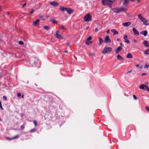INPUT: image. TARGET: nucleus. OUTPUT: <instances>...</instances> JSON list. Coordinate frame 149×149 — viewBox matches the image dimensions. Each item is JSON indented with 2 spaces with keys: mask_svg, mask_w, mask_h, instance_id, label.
<instances>
[{
  "mask_svg": "<svg viewBox=\"0 0 149 149\" xmlns=\"http://www.w3.org/2000/svg\"><path fill=\"white\" fill-rule=\"evenodd\" d=\"M132 31L134 34L136 36L139 35V33L138 31L135 28H133L132 29Z\"/></svg>",
  "mask_w": 149,
  "mask_h": 149,
  "instance_id": "6e6552de",
  "label": "nucleus"
},
{
  "mask_svg": "<svg viewBox=\"0 0 149 149\" xmlns=\"http://www.w3.org/2000/svg\"><path fill=\"white\" fill-rule=\"evenodd\" d=\"M142 67H143V66L142 65H141L139 67V68L140 69H141L142 68Z\"/></svg>",
  "mask_w": 149,
  "mask_h": 149,
  "instance_id": "5fc2aeb1",
  "label": "nucleus"
},
{
  "mask_svg": "<svg viewBox=\"0 0 149 149\" xmlns=\"http://www.w3.org/2000/svg\"><path fill=\"white\" fill-rule=\"evenodd\" d=\"M66 11L69 14H71L74 12V11L70 8H67Z\"/></svg>",
  "mask_w": 149,
  "mask_h": 149,
  "instance_id": "9d476101",
  "label": "nucleus"
},
{
  "mask_svg": "<svg viewBox=\"0 0 149 149\" xmlns=\"http://www.w3.org/2000/svg\"><path fill=\"white\" fill-rule=\"evenodd\" d=\"M112 10L114 13H118L123 11H126L127 9L124 7H116L113 8Z\"/></svg>",
  "mask_w": 149,
  "mask_h": 149,
  "instance_id": "f03ea898",
  "label": "nucleus"
},
{
  "mask_svg": "<svg viewBox=\"0 0 149 149\" xmlns=\"http://www.w3.org/2000/svg\"><path fill=\"white\" fill-rule=\"evenodd\" d=\"M126 57L127 58H132L133 56L131 54L129 53L127 55Z\"/></svg>",
  "mask_w": 149,
  "mask_h": 149,
  "instance_id": "412c9836",
  "label": "nucleus"
},
{
  "mask_svg": "<svg viewBox=\"0 0 149 149\" xmlns=\"http://www.w3.org/2000/svg\"><path fill=\"white\" fill-rule=\"evenodd\" d=\"M143 44L146 47H148L149 46V43L146 40H144L143 41Z\"/></svg>",
  "mask_w": 149,
  "mask_h": 149,
  "instance_id": "dca6fc26",
  "label": "nucleus"
},
{
  "mask_svg": "<svg viewBox=\"0 0 149 149\" xmlns=\"http://www.w3.org/2000/svg\"><path fill=\"white\" fill-rule=\"evenodd\" d=\"M33 123L34 124L35 126L36 127L37 126V123L36 121L35 120H34L33 121Z\"/></svg>",
  "mask_w": 149,
  "mask_h": 149,
  "instance_id": "c85d7f7f",
  "label": "nucleus"
},
{
  "mask_svg": "<svg viewBox=\"0 0 149 149\" xmlns=\"http://www.w3.org/2000/svg\"><path fill=\"white\" fill-rule=\"evenodd\" d=\"M60 33V31H56V33L55 34H59Z\"/></svg>",
  "mask_w": 149,
  "mask_h": 149,
  "instance_id": "c03bdc74",
  "label": "nucleus"
},
{
  "mask_svg": "<svg viewBox=\"0 0 149 149\" xmlns=\"http://www.w3.org/2000/svg\"><path fill=\"white\" fill-rule=\"evenodd\" d=\"M145 84H148V83L147 82H145Z\"/></svg>",
  "mask_w": 149,
  "mask_h": 149,
  "instance_id": "69168bd1",
  "label": "nucleus"
},
{
  "mask_svg": "<svg viewBox=\"0 0 149 149\" xmlns=\"http://www.w3.org/2000/svg\"><path fill=\"white\" fill-rule=\"evenodd\" d=\"M146 90H147L148 92H149V88L148 87V88H147Z\"/></svg>",
  "mask_w": 149,
  "mask_h": 149,
  "instance_id": "864d4df0",
  "label": "nucleus"
},
{
  "mask_svg": "<svg viewBox=\"0 0 149 149\" xmlns=\"http://www.w3.org/2000/svg\"><path fill=\"white\" fill-rule=\"evenodd\" d=\"M40 21V19H37L35 21H34L33 23V25L34 26H36L38 25V23Z\"/></svg>",
  "mask_w": 149,
  "mask_h": 149,
  "instance_id": "ddd939ff",
  "label": "nucleus"
},
{
  "mask_svg": "<svg viewBox=\"0 0 149 149\" xmlns=\"http://www.w3.org/2000/svg\"><path fill=\"white\" fill-rule=\"evenodd\" d=\"M92 39L91 37V36H89L88 38L87 39V41H89Z\"/></svg>",
  "mask_w": 149,
  "mask_h": 149,
  "instance_id": "2f4dec72",
  "label": "nucleus"
},
{
  "mask_svg": "<svg viewBox=\"0 0 149 149\" xmlns=\"http://www.w3.org/2000/svg\"><path fill=\"white\" fill-rule=\"evenodd\" d=\"M17 95L19 97H20L21 96V93H17Z\"/></svg>",
  "mask_w": 149,
  "mask_h": 149,
  "instance_id": "79ce46f5",
  "label": "nucleus"
},
{
  "mask_svg": "<svg viewBox=\"0 0 149 149\" xmlns=\"http://www.w3.org/2000/svg\"><path fill=\"white\" fill-rule=\"evenodd\" d=\"M19 43L20 45H22L24 44V42L22 41L21 40L19 41Z\"/></svg>",
  "mask_w": 149,
  "mask_h": 149,
  "instance_id": "7c9ffc66",
  "label": "nucleus"
},
{
  "mask_svg": "<svg viewBox=\"0 0 149 149\" xmlns=\"http://www.w3.org/2000/svg\"><path fill=\"white\" fill-rule=\"evenodd\" d=\"M24 125H22L20 127L21 130H23L24 128Z\"/></svg>",
  "mask_w": 149,
  "mask_h": 149,
  "instance_id": "f704fd0d",
  "label": "nucleus"
},
{
  "mask_svg": "<svg viewBox=\"0 0 149 149\" xmlns=\"http://www.w3.org/2000/svg\"><path fill=\"white\" fill-rule=\"evenodd\" d=\"M51 22L54 24H57V21L55 19H51Z\"/></svg>",
  "mask_w": 149,
  "mask_h": 149,
  "instance_id": "b1692460",
  "label": "nucleus"
},
{
  "mask_svg": "<svg viewBox=\"0 0 149 149\" xmlns=\"http://www.w3.org/2000/svg\"><path fill=\"white\" fill-rule=\"evenodd\" d=\"M54 35L57 38L60 39H63V37L60 34H55Z\"/></svg>",
  "mask_w": 149,
  "mask_h": 149,
  "instance_id": "f8f14e48",
  "label": "nucleus"
},
{
  "mask_svg": "<svg viewBox=\"0 0 149 149\" xmlns=\"http://www.w3.org/2000/svg\"><path fill=\"white\" fill-rule=\"evenodd\" d=\"M140 20L143 22V24L144 25H149V23H147L148 22L147 20L143 17H142L141 18H140Z\"/></svg>",
  "mask_w": 149,
  "mask_h": 149,
  "instance_id": "423d86ee",
  "label": "nucleus"
},
{
  "mask_svg": "<svg viewBox=\"0 0 149 149\" xmlns=\"http://www.w3.org/2000/svg\"><path fill=\"white\" fill-rule=\"evenodd\" d=\"M44 28L47 30H48L49 29V26H45L44 27Z\"/></svg>",
  "mask_w": 149,
  "mask_h": 149,
  "instance_id": "cd10ccee",
  "label": "nucleus"
},
{
  "mask_svg": "<svg viewBox=\"0 0 149 149\" xmlns=\"http://www.w3.org/2000/svg\"><path fill=\"white\" fill-rule=\"evenodd\" d=\"M114 1V0H102V2L104 5H108L109 7L111 8L112 4Z\"/></svg>",
  "mask_w": 149,
  "mask_h": 149,
  "instance_id": "f257e3e1",
  "label": "nucleus"
},
{
  "mask_svg": "<svg viewBox=\"0 0 149 149\" xmlns=\"http://www.w3.org/2000/svg\"><path fill=\"white\" fill-rule=\"evenodd\" d=\"M131 24V22H128L123 24V25L125 27H127L129 26Z\"/></svg>",
  "mask_w": 149,
  "mask_h": 149,
  "instance_id": "2eb2a0df",
  "label": "nucleus"
},
{
  "mask_svg": "<svg viewBox=\"0 0 149 149\" xmlns=\"http://www.w3.org/2000/svg\"><path fill=\"white\" fill-rule=\"evenodd\" d=\"M112 32L113 33V35H115L118 34V32L115 29L111 30Z\"/></svg>",
  "mask_w": 149,
  "mask_h": 149,
  "instance_id": "a211bd4d",
  "label": "nucleus"
},
{
  "mask_svg": "<svg viewBox=\"0 0 149 149\" xmlns=\"http://www.w3.org/2000/svg\"><path fill=\"white\" fill-rule=\"evenodd\" d=\"M42 17H43V16H40V18H42Z\"/></svg>",
  "mask_w": 149,
  "mask_h": 149,
  "instance_id": "e2e57ef3",
  "label": "nucleus"
},
{
  "mask_svg": "<svg viewBox=\"0 0 149 149\" xmlns=\"http://www.w3.org/2000/svg\"><path fill=\"white\" fill-rule=\"evenodd\" d=\"M141 33L144 35L145 36H146L148 34V32L147 31H142Z\"/></svg>",
  "mask_w": 149,
  "mask_h": 149,
  "instance_id": "aec40b11",
  "label": "nucleus"
},
{
  "mask_svg": "<svg viewBox=\"0 0 149 149\" xmlns=\"http://www.w3.org/2000/svg\"><path fill=\"white\" fill-rule=\"evenodd\" d=\"M49 4L51 5L54 7L57 6L58 5V3L55 1L50 2H49Z\"/></svg>",
  "mask_w": 149,
  "mask_h": 149,
  "instance_id": "1a4fd4ad",
  "label": "nucleus"
},
{
  "mask_svg": "<svg viewBox=\"0 0 149 149\" xmlns=\"http://www.w3.org/2000/svg\"><path fill=\"white\" fill-rule=\"evenodd\" d=\"M137 1L138 2H139L140 0H137Z\"/></svg>",
  "mask_w": 149,
  "mask_h": 149,
  "instance_id": "338daca9",
  "label": "nucleus"
},
{
  "mask_svg": "<svg viewBox=\"0 0 149 149\" xmlns=\"http://www.w3.org/2000/svg\"><path fill=\"white\" fill-rule=\"evenodd\" d=\"M117 58L119 60H122L123 61L124 60L123 58L121 56H120L119 54H118L117 56Z\"/></svg>",
  "mask_w": 149,
  "mask_h": 149,
  "instance_id": "6ab92c4d",
  "label": "nucleus"
},
{
  "mask_svg": "<svg viewBox=\"0 0 149 149\" xmlns=\"http://www.w3.org/2000/svg\"><path fill=\"white\" fill-rule=\"evenodd\" d=\"M132 72V70H131L130 71H128L127 72V73H131Z\"/></svg>",
  "mask_w": 149,
  "mask_h": 149,
  "instance_id": "603ef678",
  "label": "nucleus"
},
{
  "mask_svg": "<svg viewBox=\"0 0 149 149\" xmlns=\"http://www.w3.org/2000/svg\"><path fill=\"white\" fill-rule=\"evenodd\" d=\"M60 28L62 29H65V26L63 25H61L60 26Z\"/></svg>",
  "mask_w": 149,
  "mask_h": 149,
  "instance_id": "473e14b6",
  "label": "nucleus"
},
{
  "mask_svg": "<svg viewBox=\"0 0 149 149\" xmlns=\"http://www.w3.org/2000/svg\"><path fill=\"white\" fill-rule=\"evenodd\" d=\"M144 53L147 54H149V50L147 49L144 52Z\"/></svg>",
  "mask_w": 149,
  "mask_h": 149,
  "instance_id": "bb28decb",
  "label": "nucleus"
},
{
  "mask_svg": "<svg viewBox=\"0 0 149 149\" xmlns=\"http://www.w3.org/2000/svg\"><path fill=\"white\" fill-rule=\"evenodd\" d=\"M90 55L92 56H94L95 55V54L94 53H91L90 54Z\"/></svg>",
  "mask_w": 149,
  "mask_h": 149,
  "instance_id": "8fccbe9b",
  "label": "nucleus"
},
{
  "mask_svg": "<svg viewBox=\"0 0 149 149\" xmlns=\"http://www.w3.org/2000/svg\"><path fill=\"white\" fill-rule=\"evenodd\" d=\"M19 137V135H16V136H15L14 137H13V139H17V138H18Z\"/></svg>",
  "mask_w": 149,
  "mask_h": 149,
  "instance_id": "c756f323",
  "label": "nucleus"
},
{
  "mask_svg": "<svg viewBox=\"0 0 149 149\" xmlns=\"http://www.w3.org/2000/svg\"><path fill=\"white\" fill-rule=\"evenodd\" d=\"M67 45H69V43L68 42L67 43Z\"/></svg>",
  "mask_w": 149,
  "mask_h": 149,
  "instance_id": "680f3d73",
  "label": "nucleus"
},
{
  "mask_svg": "<svg viewBox=\"0 0 149 149\" xmlns=\"http://www.w3.org/2000/svg\"><path fill=\"white\" fill-rule=\"evenodd\" d=\"M149 67V64L148 63H146L144 66V68L145 69Z\"/></svg>",
  "mask_w": 149,
  "mask_h": 149,
  "instance_id": "393cba45",
  "label": "nucleus"
},
{
  "mask_svg": "<svg viewBox=\"0 0 149 149\" xmlns=\"http://www.w3.org/2000/svg\"><path fill=\"white\" fill-rule=\"evenodd\" d=\"M88 28V27H87V28H86V29H87Z\"/></svg>",
  "mask_w": 149,
  "mask_h": 149,
  "instance_id": "774afa93",
  "label": "nucleus"
},
{
  "mask_svg": "<svg viewBox=\"0 0 149 149\" xmlns=\"http://www.w3.org/2000/svg\"><path fill=\"white\" fill-rule=\"evenodd\" d=\"M112 50V48L110 47H105L102 51V53L104 54L111 52Z\"/></svg>",
  "mask_w": 149,
  "mask_h": 149,
  "instance_id": "7ed1b4c3",
  "label": "nucleus"
},
{
  "mask_svg": "<svg viewBox=\"0 0 149 149\" xmlns=\"http://www.w3.org/2000/svg\"><path fill=\"white\" fill-rule=\"evenodd\" d=\"M34 10L33 9H32V10L30 12V14H32L34 11Z\"/></svg>",
  "mask_w": 149,
  "mask_h": 149,
  "instance_id": "a19ab883",
  "label": "nucleus"
},
{
  "mask_svg": "<svg viewBox=\"0 0 149 149\" xmlns=\"http://www.w3.org/2000/svg\"><path fill=\"white\" fill-rule=\"evenodd\" d=\"M146 109L149 112V107L148 106H146L145 107Z\"/></svg>",
  "mask_w": 149,
  "mask_h": 149,
  "instance_id": "e433bc0d",
  "label": "nucleus"
},
{
  "mask_svg": "<svg viewBox=\"0 0 149 149\" xmlns=\"http://www.w3.org/2000/svg\"><path fill=\"white\" fill-rule=\"evenodd\" d=\"M148 86L144 84H141L139 86V88L141 89L142 90H146L147 89V88H148Z\"/></svg>",
  "mask_w": 149,
  "mask_h": 149,
  "instance_id": "0eeeda50",
  "label": "nucleus"
},
{
  "mask_svg": "<svg viewBox=\"0 0 149 149\" xmlns=\"http://www.w3.org/2000/svg\"><path fill=\"white\" fill-rule=\"evenodd\" d=\"M92 16L89 13L87 14L86 15L84 18V21L86 22H89L92 19Z\"/></svg>",
  "mask_w": 149,
  "mask_h": 149,
  "instance_id": "20e7f679",
  "label": "nucleus"
},
{
  "mask_svg": "<svg viewBox=\"0 0 149 149\" xmlns=\"http://www.w3.org/2000/svg\"><path fill=\"white\" fill-rule=\"evenodd\" d=\"M146 74H147L146 73H142L141 74V76H144V75H146Z\"/></svg>",
  "mask_w": 149,
  "mask_h": 149,
  "instance_id": "a18cd8bd",
  "label": "nucleus"
},
{
  "mask_svg": "<svg viewBox=\"0 0 149 149\" xmlns=\"http://www.w3.org/2000/svg\"><path fill=\"white\" fill-rule=\"evenodd\" d=\"M133 98L135 100H136L137 99V97L135 95H133Z\"/></svg>",
  "mask_w": 149,
  "mask_h": 149,
  "instance_id": "4c0bfd02",
  "label": "nucleus"
},
{
  "mask_svg": "<svg viewBox=\"0 0 149 149\" xmlns=\"http://www.w3.org/2000/svg\"><path fill=\"white\" fill-rule=\"evenodd\" d=\"M6 139L8 140H13V137H12L11 138H8V137H7L6 138Z\"/></svg>",
  "mask_w": 149,
  "mask_h": 149,
  "instance_id": "58836bf2",
  "label": "nucleus"
},
{
  "mask_svg": "<svg viewBox=\"0 0 149 149\" xmlns=\"http://www.w3.org/2000/svg\"><path fill=\"white\" fill-rule=\"evenodd\" d=\"M122 49V48L121 46H119L117 49H116V54H118L119 52Z\"/></svg>",
  "mask_w": 149,
  "mask_h": 149,
  "instance_id": "9b49d317",
  "label": "nucleus"
},
{
  "mask_svg": "<svg viewBox=\"0 0 149 149\" xmlns=\"http://www.w3.org/2000/svg\"><path fill=\"white\" fill-rule=\"evenodd\" d=\"M0 108L2 110H3V108L2 107V106L1 102L0 101Z\"/></svg>",
  "mask_w": 149,
  "mask_h": 149,
  "instance_id": "c9c22d12",
  "label": "nucleus"
},
{
  "mask_svg": "<svg viewBox=\"0 0 149 149\" xmlns=\"http://www.w3.org/2000/svg\"><path fill=\"white\" fill-rule=\"evenodd\" d=\"M109 30L108 29L107 30V33H109Z\"/></svg>",
  "mask_w": 149,
  "mask_h": 149,
  "instance_id": "3c124183",
  "label": "nucleus"
},
{
  "mask_svg": "<svg viewBox=\"0 0 149 149\" xmlns=\"http://www.w3.org/2000/svg\"><path fill=\"white\" fill-rule=\"evenodd\" d=\"M104 42L107 43H110L111 42V40L110 39L109 36H106L104 39Z\"/></svg>",
  "mask_w": 149,
  "mask_h": 149,
  "instance_id": "39448f33",
  "label": "nucleus"
},
{
  "mask_svg": "<svg viewBox=\"0 0 149 149\" xmlns=\"http://www.w3.org/2000/svg\"><path fill=\"white\" fill-rule=\"evenodd\" d=\"M129 0H124V2H123V4L126 6V4L127 3Z\"/></svg>",
  "mask_w": 149,
  "mask_h": 149,
  "instance_id": "a878e982",
  "label": "nucleus"
},
{
  "mask_svg": "<svg viewBox=\"0 0 149 149\" xmlns=\"http://www.w3.org/2000/svg\"><path fill=\"white\" fill-rule=\"evenodd\" d=\"M65 53H68V51H65L64 52Z\"/></svg>",
  "mask_w": 149,
  "mask_h": 149,
  "instance_id": "13d9d810",
  "label": "nucleus"
},
{
  "mask_svg": "<svg viewBox=\"0 0 149 149\" xmlns=\"http://www.w3.org/2000/svg\"><path fill=\"white\" fill-rule=\"evenodd\" d=\"M21 97H22V98H24V95H22V96Z\"/></svg>",
  "mask_w": 149,
  "mask_h": 149,
  "instance_id": "052dcab7",
  "label": "nucleus"
},
{
  "mask_svg": "<svg viewBox=\"0 0 149 149\" xmlns=\"http://www.w3.org/2000/svg\"><path fill=\"white\" fill-rule=\"evenodd\" d=\"M3 98L6 100L7 99V97L6 96H4L3 97Z\"/></svg>",
  "mask_w": 149,
  "mask_h": 149,
  "instance_id": "49530a36",
  "label": "nucleus"
},
{
  "mask_svg": "<svg viewBox=\"0 0 149 149\" xmlns=\"http://www.w3.org/2000/svg\"><path fill=\"white\" fill-rule=\"evenodd\" d=\"M120 40V39L118 38V39H117V41H119Z\"/></svg>",
  "mask_w": 149,
  "mask_h": 149,
  "instance_id": "bf43d9fd",
  "label": "nucleus"
},
{
  "mask_svg": "<svg viewBox=\"0 0 149 149\" xmlns=\"http://www.w3.org/2000/svg\"><path fill=\"white\" fill-rule=\"evenodd\" d=\"M26 5V3H25L24 4H23L22 6V8H24L25 6Z\"/></svg>",
  "mask_w": 149,
  "mask_h": 149,
  "instance_id": "37998d69",
  "label": "nucleus"
},
{
  "mask_svg": "<svg viewBox=\"0 0 149 149\" xmlns=\"http://www.w3.org/2000/svg\"><path fill=\"white\" fill-rule=\"evenodd\" d=\"M120 44L122 46H124V45L122 43H120Z\"/></svg>",
  "mask_w": 149,
  "mask_h": 149,
  "instance_id": "6e6d98bb",
  "label": "nucleus"
},
{
  "mask_svg": "<svg viewBox=\"0 0 149 149\" xmlns=\"http://www.w3.org/2000/svg\"><path fill=\"white\" fill-rule=\"evenodd\" d=\"M67 8L64 7H61L60 8V10L62 11H66Z\"/></svg>",
  "mask_w": 149,
  "mask_h": 149,
  "instance_id": "4be33fe9",
  "label": "nucleus"
},
{
  "mask_svg": "<svg viewBox=\"0 0 149 149\" xmlns=\"http://www.w3.org/2000/svg\"><path fill=\"white\" fill-rule=\"evenodd\" d=\"M92 41H87L86 40V44L87 45H89L90 44H91L92 43Z\"/></svg>",
  "mask_w": 149,
  "mask_h": 149,
  "instance_id": "5701e85b",
  "label": "nucleus"
},
{
  "mask_svg": "<svg viewBox=\"0 0 149 149\" xmlns=\"http://www.w3.org/2000/svg\"><path fill=\"white\" fill-rule=\"evenodd\" d=\"M131 0L132 1V2H133V1H135V0Z\"/></svg>",
  "mask_w": 149,
  "mask_h": 149,
  "instance_id": "0e129e2a",
  "label": "nucleus"
},
{
  "mask_svg": "<svg viewBox=\"0 0 149 149\" xmlns=\"http://www.w3.org/2000/svg\"><path fill=\"white\" fill-rule=\"evenodd\" d=\"M139 66V64H137L136 65V67H138Z\"/></svg>",
  "mask_w": 149,
  "mask_h": 149,
  "instance_id": "4d7b16f0",
  "label": "nucleus"
},
{
  "mask_svg": "<svg viewBox=\"0 0 149 149\" xmlns=\"http://www.w3.org/2000/svg\"><path fill=\"white\" fill-rule=\"evenodd\" d=\"M36 130V129L35 128H33V129L31 130H30V132H32L33 131H35Z\"/></svg>",
  "mask_w": 149,
  "mask_h": 149,
  "instance_id": "ea45409f",
  "label": "nucleus"
},
{
  "mask_svg": "<svg viewBox=\"0 0 149 149\" xmlns=\"http://www.w3.org/2000/svg\"><path fill=\"white\" fill-rule=\"evenodd\" d=\"M124 39L125 40V42L129 43L130 42L129 40L127 39V36L126 35H125L124 37Z\"/></svg>",
  "mask_w": 149,
  "mask_h": 149,
  "instance_id": "4468645a",
  "label": "nucleus"
},
{
  "mask_svg": "<svg viewBox=\"0 0 149 149\" xmlns=\"http://www.w3.org/2000/svg\"><path fill=\"white\" fill-rule=\"evenodd\" d=\"M99 45L101 46L103 42V40L101 37H99Z\"/></svg>",
  "mask_w": 149,
  "mask_h": 149,
  "instance_id": "f3484780",
  "label": "nucleus"
},
{
  "mask_svg": "<svg viewBox=\"0 0 149 149\" xmlns=\"http://www.w3.org/2000/svg\"><path fill=\"white\" fill-rule=\"evenodd\" d=\"M134 42H135L137 43V41L135 39L134 40Z\"/></svg>",
  "mask_w": 149,
  "mask_h": 149,
  "instance_id": "09e8293b",
  "label": "nucleus"
},
{
  "mask_svg": "<svg viewBox=\"0 0 149 149\" xmlns=\"http://www.w3.org/2000/svg\"><path fill=\"white\" fill-rule=\"evenodd\" d=\"M98 31V29L97 28H96L95 29V32H97Z\"/></svg>",
  "mask_w": 149,
  "mask_h": 149,
  "instance_id": "de8ad7c7",
  "label": "nucleus"
},
{
  "mask_svg": "<svg viewBox=\"0 0 149 149\" xmlns=\"http://www.w3.org/2000/svg\"><path fill=\"white\" fill-rule=\"evenodd\" d=\"M138 16V17H139V18L140 19V18H141L143 17L142 16L141 14H140V13L139 14Z\"/></svg>",
  "mask_w": 149,
  "mask_h": 149,
  "instance_id": "72a5a7b5",
  "label": "nucleus"
}]
</instances>
